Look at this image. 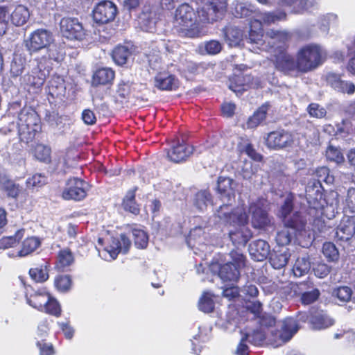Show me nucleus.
<instances>
[{
  "mask_svg": "<svg viewBox=\"0 0 355 355\" xmlns=\"http://www.w3.org/2000/svg\"><path fill=\"white\" fill-rule=\"evenodd\" d=\"M62 36L71 40H81L85 35L83 24L75 17H63L60 22Z\"/></svg>",
  "mask_w": 355,
  "mask_h": 355,
  "instance_id": "14",
  "label": "nucleus"
},
{
  "mask_svg": "<svg viewBox=\"0 0 355 355\" xmlns=\"http://www.w3.org/2000/svg\"><path fill=\"white\" fill-rule=\"evenodd\" d=\"M285 17L286 13L283 11L276 10L261 12L258 9V13L256 14L254 21L259 24V26L262 28L263 25H270L284 19Z\"/></svg>",
  "mask_w": 355,
  "mask_h": 355,
  "instance_id": "25",
  "label": "nucleus"
},
{
  "mask_svg": "<svg viewBox=\"0 0 355 355\" xmlns=\"http://www.w3.org/2000/svg\"><path fill=\"white\" fill-rule=\"evenodd\" d=\"M53 35L50 31L44 28L33 31L26 43L28 50L33 53L46 49V53L33 60L31 73L25 75L23 83L35 88L41 87L49 75L52 60L58 61L60 52L55 45H52Z\"/></svg>",
  "mask_w": 355,
  "mask_h": 355,
  "instance_id": "1",
  "label": "nucleus"
},
{
  "mask_svg": "<svg viewBox=\"0 0 355 355\" xmlns=\"http://www.w3.org/2000/svg\"><path fill=\"white\" fill-rule=\"evenodd\" d=\"M41 130L40 120L36 112L31 108H24L19 113L17 121L9 122L0 128V133L10 137L17 136L20 141L28 144Z\"/></svg>",
  "mask_w": 355,
  "mask_h": 355,
  "instance_id": "3",
  "label": "nucleus"
},
{
  "mask_svg": "<svg viewBox=\"0 0 355 355\" xmlns=\"http://www.w3.org/2000/svg\"><path fill=\"white\" fill-rule=\"evenodd\" d=\"M307 112L312 117L317 119L324 118L327 114V111L324 107L318 103H311L307 107Z\"/></svg>",
  "mask_w": 355,
  "mask_h": 355,
  "instance_id": "56",
  "label": "nucleus"
},
{
  "mask_svg": "<svg viewBox=\"0 0 355 355\" xmlns=\"http://www.w3.org/2000/svg\"><path fill=\"white\" fill-rule=\"evenodd\" d=\"M334 320L327 315L320 313L311 318V324L315 329H323L332 326Z\"/></svg>",
  "mask_w": 355,
  "mask_h": 355,
  "instance_id": "40",
  "label": "nucleus"
},
{
  "mask_svg": "<svg viewBox=\"0 0 355 355\" xmlns=\"http://www.w3.org/2000/svg\"><path fill=\"white\" fill-rule=\"evenodd\" d=\"M40 245V240L36 237H29L22 243V248L18 252V256L25 257L34 252Z\"/></svg>",
  "mask_w": 355,
  "mask_h": 355,
  "instance_id": "42",
  "label": "nucleus"
},
{
  "mask_svg": "<svg viewBox=\"0 0 355 355\" xmlns=\"http://www.w3.org/2000/svg\"><path fill=\"white\" fill-rule=\"evenodd\" d=\"M54 284L60 292H67L71 286V279L69 275H58L55 278Z\"/></svg>",
  "mask_w": 355,
  "mask_h": 355,
  "instance_id": "52",
  "label": "nucleus"
},
{
  "mask_svg": "<svg viewBox=\"0 0 355 355\" xmlns=\"http://www.w3.org/2000/svg\"><path fill=\"white\" fill-rule=\"evenodd\" d=\"M248 87H261L260 81L258 78L254 79L250 76H238L234 78V81H231L229 88L235 92L236 95H240L243 92L247 90Z\"/></svg>",
  "mask_w": 355,
  "mask_h": 355,
  "instance_id": "23",
  "label": "nucleus"
},
{
  "mask_svg": "<svg viewBox=\"0 0 355 355\" xmlns=\"http://www.w3.org/2000/svg\"><path fill=\"white\" fill-rule=\"evenodd\" d=\"M327 57L325 50L316 44H309L302 46L296 54L298 71L306 73L322 65Z\"/></svg>",
  "mask_w": 355,
  "mask_h": 355,
  "instance_id": "7",
  "label": "nucleus"
},
{
  "mask_svg": "<svg viewBox=\"0 0 355 355\" xmlns=\"http://www.w3.org/2000/svg\"><path fill=\"white\" fill-rule=\"evenodd\" d=\"M250 254L255 260L263 261L270 254V245L262 239L254 241L250 245Z\"/></svg>",
  "mask_w": 355,
  "mask_h": 355,
  "instance_id": "27",
  "label": "nucleus"
},
{
  "mask_svg": "<svg viewBox=\"0 0 355 355\" xmlns=\"http://www.w3.org/2000/svg\"><path fill=\"white\" fill-rule=\"evenodd\" d=\"M22 238V232L18 231L14 236H3L0 239V249L12 248L19 243Z\"/></svg>",
  "mask_w": 355,
  "mask_h": 355,
  "instance_id": "51",
  "label": "nucleus"
},
{
  "mask_svg": "<svg viewBox=\"0 0 355 355\" xmlns=\"http://www.w3.org/2000/svg\"><path fill=\"white\" fill-rule=\"evenodd\" d=\"M355 233V218L345 217L340 221L335 232V237L341 241L349 240Z\"/></svg>",
  "mask_w": 355,
  "mask_h": 355,
  "instance_id": "22",
  "label": "nucleus"
},
{
  "mask_svg": "<svg viewBox=\"0 0 355 355\" xmlns=\"http://www.w3.org/2000/svg\"><path fill=\"white\" fill-rule=\"evenodd\" d=\"M315 176L318 178V184L321 185V182L327 184H332L334 180L333 175L329 174V170L325 166L320 167L315 171ZM320 186L316 185L315 183L313 186L309 185L306 189V198L309 206L310 213L314 210L315 215H324L326 209L329 208L323 198L322 193L320 190Z\"/></svg>",
  "mask_w": 355,
  "mask_h": 355,
  "instance_id": "5",
  "label": "nucleus"
},
{
  "mask_svg": "<svg viewBox=\"0 0 355 355\" xmlns=\"http://www.w3.org/2000/svg\"><path fill=\"white\" fill-rule=\"evenodd\" d=\"M155 86L161 90H175L179 82L173 75L159 73L155 78Z\"/></svg>",
  "mask_w": 355,
  "mask_h": 355,
  "instance_id": "29",
  "label": "nucleus"
},
{
  "mask_svg": "<svg viewBox=\"0 0 355 355\" xmlns=\"http://www.w3.org/2000/svg\"><path fill=\"white\" fill-rule=\"evenodd\" d=\"M215 216L218 221L233 226L229 236L235 245H245L252 236L251 230L246 225L248 215L242 207L233 208L230 204H223L216 210Z\"/></svg>",
  "mask_w": 355,
  "mask_h": 355,
  "instance_id": "2",
  "label": "nucleus"
},
{
  "mask_svg": "<svg viewBox=\"0 0 355 355\" xmlns=\"http://www.w3.org/2000/svg\"><path fill=\"white\" fill-rule=\"evenodd\" d=\"M327 159L337 164L344 161V157L338 148L329 145L326 150Z\"/></svg>",
  "mask_w": 355,
  "mask_h": 355,
  "instance_id": "54",
  "label": "nucleus"
},
{
  "mask_svg": "<svg viewBox=\"0 0 355 355\" xmlns=\"http://www.w3.org/2000/svg\"><path fill=\"white\" fill-rule=\"evenodd\" d=\"M311 265L308 257H298L293 267V272L295 277H301L306 275Z\"/></svg>",
  "mask_w": 355,
  "mask_h": 355,
  "instance_id": "36",
  "label": "nucleus"
},
{
  "mask_svg": "<svg viewBox=\"0 0 355 355\" xmlns=\"http://www.w3.org/2000/svg\"><path fill=\"white\" fill-rule=\"evenodd\" d=\"M51 148L43 144H37L35 147V157L42 162H47L50 159Z\"/></svg>",
  "mask_w": 355,
  "mask_h": 355,
  "instance_id": "58",
  "label": "nucleus"
},
{
  "mask_svg": "<svg viewBox=\"0 0 355 355\" xmlns=\"http://www.w3.org/2000/svg\"><path fill=\"white\" fill-rule=\"evenodd\" d=\"M154 14L150 12H142L139 17V23L143 31L146 32H153L156 25V19L153 17Z\"/></svg>",
  "mask_w": 355,
  "mask_h": 355,
  "instance_id": "45",
  "label": "nucleus"
},
{
  "mask_svg": "<svg viewBox=\"0 0 355 355\" xmlns=\"http://www.w3.org/2000/svg\"><path fill=\"white\" fill-rule=\"evenodd\" d=\"M248 343L254 345H259L265 340L266 336L261 331L257 330L252 333H248L243 336Z\"/></svg>",
  "mask_w": 355,
  "mask_h": 355,
  "instance_id": "55",
  "label": "nucleus"
},
{
  "mask_svg": "<svg viewBox=\"0 0 355 355\" xmlns=\"http://www.w3.org/2000/svg\"><path fill=\"white\" fill-rule=\"evenodd\" d=\"M131 246V241L124 234H121L119 238H112L110 243L105 248L112 260L115 259L121 252L125 254Z\"/></svg>",
  "mask_w": 355,
  "mask_h": 355,
  "instance_id": "17",
  "label": "nucleus"
},
{
  "mask_svg": "<svg viewBox=\"0 0 355 355\" xmlns=\"http://www.w3.org/2000/svg\"><path fill=\"white\" fill-rule=\"evenodd\" d=\"M31 278L36 282H44L49 279V271L47 265L41 266L29 270Z\"/></svg>",
  "mask_w": 355,
  "mask_h": 355,
  "instance_id": "48",
  "label": "nucleus"
},
{
  "mask_svg": "<svg viewBox=\"0 0 355 355\" xmlns=\"http://www.w3.org/2000/svg\"><path fill=\"white\" fill-rule=\"evenodd\" d=\"M268 211V202L266 198H257L250 201L248 211L254 228L266 230L273 227V218L269 215Z\"/></svg>",
  "mask_w": 355,
  "mask_h": 355,
  "instance_id": "8",
  "label": "nucleus"
},
{
  "mask_svg": "<svg viewBox=\"0 0 355 355\" xmlns=\"http://www.w3.org/2000/svg\"><path fill=\"white\" fill-rule=\"evenodd\" d=\"M267 110V105H263L259 107L252 116L249 117L246 123L247 128H254L257 127L262 121L265 120Z\"/></svg>",
  "mask_w": 355,
  "mask_h": 355,
  "instance_id": "41",
  "label": "nucleus"
},
{
  "mask_svg": "<svg viewBox=\"0 0 355 355\" xmlns=\"http://www.w3.org/2000/svg\"><path fill=\"white\" fill-rule=\"evenodd\" d=\"M195 12L187 3L181 4L175 12V22L177 31L181 36L187 37H198L205 35L206 31L198 24H195Z\"/></svg>",
  "mask_w": 355,
  "mask_h": 355,
  "instance_id": "6",
  "label": "nucleus"
},
{
  "mask_svg": "<svg viewBox=\"0 0 355 355\" xmlns=\"http://www.w3.org/2000/svg\"><path fill=\"white\" fill-rule=\"evenodd\" d=\"M293 198L288 196L281 206L278 216L284 225L291 227L297 231H304L306 225V220L298 211L293 212Z\"/></svg>",
  "mask_w": 355,
  "mask_h": 355,
  "instance_id": "9",
  "label": "nucleus"
},
{
  "mask_svg": "<svg viewBox=\"0 0 355 355\" xmlns=\"http://www.w3.org/2000/svg\"><path fill=\"white\" fill-rule=\"evenodd\" d=\"M73 261L74 257L72 252L69 249H64L60 250L58 254L57 266L63 270L66 267L71 266Z\"/></svg>",
  "mask_w": 355,
  "mask_h": 355,
  "instance_id": "46",
  "label": "nucleus"
},
{
  "mask_svg": "<svg viewBox=\"0 0 355 355\" xmlns=\"http://www.w3.org/2000/svg\"><path fill=\"white\" fill-rule=\"evenodd\" d=\"M293 142V135L284 130L268 134L266 144L270 148L279 149L291 146Z\"/></svg>",
  "mask_w": 355,
  "mask_h": 355,
  "instance_id": "16",
  "label": "nucleus"
},
{
  "mask_svg": "<svg viewBox=\"0 0 355 355\" xmlns=\"http://www.w3.org/2000/svg\"><path fill=\"white\" fill-rule=\"evenodd\" d=\"M230 257L232 259V263L233 265L236 266V268L239 270L240 268L245 266V257L241 252L235 250L231 251Z\"/></svg>",
  "mask_w": 355,
  "mask_h": 355,
  "instance_id": "63",
  "label": "nucleus"
},
{
  "mask_svg": "<svg viewBox=\"0 0 355 355\" xmlns=\"http://www.w3.org/2000/svg\"><path fill=\"white\" fill-rule=\"evenodd\" d=\"M239 150L241 153H245L250 157L254 160H259L261 157L253 148L251 144L248 143L247 140L245 141V144H239Z\"/></svg>",
  "mask_w": 355,
  "mask_h": 355,
  "instance_id": "60",
  "label": "nucleus"
},
{
  "mask_svg": "<svg viewBox=\"0 0 355 355\" xmlns=\"http://www.w3.org/2000/svg\"><path fill=\"white\" fill-rule=\"evenodd\" d=\"M30 13L28 8L22 5H18L10 14V20L16 26L24 25L29 19Z\"/></svg>",
  "mask_w": 355,
  "mask_h": 355,
  "instance_id": "34",
  "label": "nucleus"
},
{
  "mask_svg": "<svg viewBox=\"0 0 355 355\" xmlns=\"http://www.w3.org/2000/svg\"><path fill=\"white\" fill-rule=\"evenodd\" d=\"M320 296V291L314 288L310 291L304 292L301 297L302 302L304 304H310L318 300Z\"/></svg>",
  "mask_w": 355,
  "mask_h": 355,
  "instance_id": "61",
  "label": "nucleus"
},
{
  "mask_svg": "<svg viewBox=\"0 0 355 355\" xmlns=\"http://www.w3.org/2000/svg\"><path fill=\"white\" fill-rule=\"evenodd\" d=\"M193 151V147L189 144L180 141L173 144L167 151L168 159L175 163L184 161Z\"/></svg>",
  "mask_w": 355,
  "mask_h": 355,
  "instance_id": "18",
  "label": "nucleus"
},
{
  "mask_svg": "<svg viewBox=\"0 0 355 355\" xmlns=\"http://www.w3.org/2000/svg\"><path fill=\"white\" fill-rule=\"evenodd\" d=\"M46 182V177L40 173L34 174L26 180V184L28 188L41 187Z\"/></svg>",
  "mask_w": 355,
  "mask_h": 355,
  "instance_id": "57",
  "label": "nucleus"
},
{
  "mask_svg": "<svg viewBox=\"0 0 355 355\" xmlns=\"http://www.w3.org/2000/svg\"><path fill=\"white\" fill-rule=\"evenodd\" d=\"M116 14V5L110 1H103L98 3L93 10V19L97 24H107L115 19Z\"/></svg>",
  "mask_w": 355,
  "mask_h": 355,
  "instance_id": "15",
  "label": "nucleus"
},
{
  "mask_svg": "<svg viewBox=\"0 0 355 355\" xmlns=\"http://www.w3.org/2000/svg\"><path fill=\"white\" fill-rule=\"evenodd\" d=\"M313 270L316 277L322 279L329 274L330 268L325 263H319L313 266Z\"/></svg>",
  "mask_w": 355,
  "mask_h": 355,
  "instance_id": "64",
  "label": "nucleus"
},
{
  "mask_svg": "<svg viewBox=\"0 0 355 355\" xmlns=\"http://www.w3.org/2000/svg\"><path fill=\"white\" fill-rule=\"evenodd\" d=\"M211 195L207 190L198 191L194 197L193 205L199 210H205L208 205L211 204Z\"/></svg>",
  "mask_w": 355,
  "mask_h": 355,
  "instance_id": "38",
  "label": "nucleus"
},
{
  "mask_svg": "<svg viewBox=\"0 0 355 355\" xmlns=\"http://www.w3.org/2000/svg\"><path fill=\"white\" fill-rule=\"evenodd\" d=\"M297 331V321L292 318H286L282 322L281 330L271 332V336L269 339L270 344L274 347H278L290 340Z\"/></svg>",
  "mask_w": 355,
  "mask_h": 355,
  "instance_id": "11",
  "label": "nucleus"
},
{
  "mask_svg": "<svg viewBox=\"0 0 355 355\" xmlns=\"http://www.w3.org/2000/svg\"><path fill=\"white\" fill-rule=\"evenodd\" d=\"M205 241V232L201 227H196L192 229L187 238L188 246L191 249H196L200 252H207V245Z\"/></svg>",
  "mask_w": 355,
  "mask_h": 355,
  "instance_id": "21",
  "label": "nucleus"
},
{
  "mask_svg": "<svg viewBox=\"0 0 355 355\" xmlns=\"http://www.w3.org/2000/svg\"><path fill=\"white\" fill-rule=\"evenodd\" d=\"M223 35L230 46L240 45L243 38V31L237 26L228 25L222 29Z\"/></svg>",
  "mask_w": 355,
  "mask_h": 355,
  "instance_id": "26",
  "label": "nucleus"
},
{
  "mask_svg": "<svg viewBox=\"0 0 355 355\" xmlns=\"http://www.w3.org/2000/svg\"><path fill=\"white\" fill-rule=\"evenodd\" d=\"M345 206L352 213L355 214V187H349L344 197Z\"/></svg>",
  "mask_w": 355,
  "mask_h": 355,
  "instance_id": "59",
  "label": "nucleus"
},
{
  "mask_svg": "<svg viewBox=\"0 0 355 355\" xmlns=\"http://www.w3.org/2000/svg\"><path fill=\"white\" fill-rule=\"evenodd\" d=\"M25 67V60L21 58H15L11 63V72L18 76L22 73Z\"/></svg>",
  "mask_w": 355,
  "mask_h": 355,
  "instance_id": "62",
  "label": "nucleus"
},
{
  "mask_svg": "<svg viewBox=\"0 0 355 355\" xmlns=\"http://www.w3.org/2000/svg\"><path fill=\"white\" fill-rule=\"evenodd\" d=\"M271 31L275 30H268L263 38L262 28L259 26V30L256 31L252 28V25H251L248 42L252 45V51L260 50L270 52L272 49L278 42V39H275L274 42H272V39L268 35V33Z\"/></svg>",
  "mask_w": 355,
  "mask_h": 355,
  "instance_id": "12",
  "label": "nucleus"
},
{
  "mask_svg": "<svg viewBox=\"0 0 355 355\" xmlns=\"http://www.w3.org/2000/svg\"><path fill=\"white\" fill-rule=\"evenodd\" d=\"M114 78V71L110 68H102L98 69L93 75L92 85H107L111 83Z\"/></svg>",
  "mask_w": 355,
  "mask_h": 355,
  "instance_id": "33",
  "label": "nucleus"
},
{
  "mask_svg": "<svg viewBox=\"0 0 355 355\" xmlns=\"http://www.w3.org/2000/svg\"><path fill=\"white\" fill-rule=\"evenodd\" d=\"M0 187L7 193L8 197L15 198L19 196V185L6 176H0Z\"/></svg>",
  "mask_w": 355,
  "mask_h": 355,
  "instance_id": "39",
  "label": "nucleus"
},
{
  "mask_svg": "<svg viewBox=\"0 0 355 355\" xmlns=\"http://www.w3.org/2000/svg\"><path fill=\"white\" fill-rule=\"evenodd\" d=\"M231 8L233 15L237 18L252 17L254 19L256 14L258 13V8L247 0H234Z\"/></svg>",
  "mask_w": 355,
  "mask_h": 355,
  "instance_id": "19",
  "label": "nucleus"
},
{
  "mask_svg": "<svg viewBox=\"0 0 355 355\" xmlns=\"http://www.w3.org/2000/svg\"><path fill=\"white\" fill-rule=\"evenodd\" d=\"M137 189L129 190L123 200V206L125 210L137 215L139 214L140 209L135 201V191Z\"/></svg>",
  "mask_w": 355,
  "mask_h": 355,
  "instance_id": "37",
  "label": "nucleus"
},
{
  "mask_svg": "<svg viewBox=\"0 0 355 355\" xmlns=\"http://www.w3.org/2000/svg\"><path fill=\"white\" fill-rule=\"evenodd\" d=\"M234 182L232 179L226 177H219L217 183V191L222 197L231 200L234 198Z\"/></svg>",
  "mask_w": 355,
  "mask_h": 355,
  "instance_id": "32",
  "label": "nucleus"
},
{
  "mask_svg": "<svg viewBox=\"0 0 355 355\" xmlns=\"http://www.w3.org/2000/svg\"><path fill=\"white\" fill-rule=\"evenodd\" d=\"M218 276L223 282L234 283L239 279L240 271L232 262H227L219 267Z\"/></svg>",
  "mask_w": 355,
  "mask_h": 355,
  "instance_id": "30",
  "label": "nucleus"
},
{
  "mask_svg": "<svg viewBox=\"0 0 355 355\" xmlns=\"http://www.w3.org/2000/svg\"><path fill=\"white\" fill-rule=\"evenodd\" d=\"M322 253L329 261H336L338 259L339 253L336 245L331 242H326L322 246Z\"/></svg>",
  "mask_w": 355,
  "mask_h": 355,
  "instance_id": "53",
  "label": "nucleus"
},
{
  "mask_svg": "<svg viewBox=\"0 0 355 355\" xmlns=\"http://www.w3.org/2000/svg\"><path fill=\"white\" fill-rule=\"evenodd\" d=\"M135 245L137 248H146L148 243V236L146 232L141 229L134 228L132 230Z\"/></svg>",
  "mask_w": 355,
  "mask_h": 355,
  "instance_id": "47",
  "label": "nucleus"
},
{
  "mask_svg": "<svg viewBox=\"0 0 355 355\" xmlns=\"http://www.w3.org/2000/svg\"><path fill=\"white\" fill-rule=\"evenodd\" d=\"M333 295L336 297L340 302H347L352 300V291L349 286H340L334 289Z\"/></svg>",
  "mask_w": 355,
  "mask_h": 355,
  "instance_id": "50",
  "label": "nucleus"
},
{
  "mask_svg": "<svg viewBox=\"0 0 355 355\" xmlns=\"http://www.w3.org/2000/svg\"><path fill=\"white\" fill-rule=\"evenodd\" d=\"M88 189L87 182L78 178H70L66 182L62 196L64 200L79 201L85 198Z\"/></svg>",
  "mask_w": 355,
  "mask_h": 355,
  "instance_id": "13",
  "label": "nucleus"
},
{
  "mask_svg": "<svg viewBox=\"0 0 355 355\" xmlns=\"http://www.w3.org/2000/svg\"><path fill=\"white\" fill-rule=\"evenodd\" d=\"M305 228H306V227ZM306 233V229H305L304 231L300 232L293 230L291 227L284 225V227L277 232L276 241L279 245H288L294 238L298 239V237L305 236Z\"/></svg>",
  "mask_w": 355,
  "mask_h": 355,
  "instance_id": "28",
  "label": "nucleus"
},
{
  "mask_svg": "<svg viewBox=\"0 0 355 355\" xmlns=\"http://www.w3.org/2000/svg\"><path fill=\"white\" fill-rule=\"evenodd\" d=\"M213 295L209 292H205L198 301V308L204 313H211L214 309Z\"/></svg>",
  "mask_w": 355,
  "mask_h": 355,
  "instance_id": "44",
  "label": "nucleus"
},
{
  "mask_svg": "<svg viewBox=\"0 0 355 355\" xmlns=\"http://www.w3.org/2000/svg\"><path fill=\"white\" fill-rule=\"evenodd\" d=\"M268 35L272 39H278V42L269 52L271 54V60L274 63L275 68L284 73L291 71H298V63L297 59L294 58L287 53V42L291 38L288 33L284 31H271Z\"/></svg>",
  "mask_w": 355,
  "mask_h": 355,
  "instance_id": "4",
  "label": "nucleus"
},
{
  "mask_svg": "<svg viewBox=\"0 0 355 355\" xmlns=\"http://www.w3.org/2000/svg\"><path fill=\"white\" fill-rule=\"evenodd\" d=\"M226 8V0H205L198 9L199 19L203 23L212 24L223 17Z\"/></svg>",
  "mask_w": 355,
  "mask_h": 355,
  "instance_id": "10",
  "label": "nucleus"
},
{
  "mask_svg": "<svg viewBox=\"0 0 355 355\" xmlns=\"http://www.w3.org/2000/svg\"><path fill=\"white\" fill-rule=\"evenodd\" d=\"M223 49V44L216 40L205 41L198 44L196 51L202 55H215L220 53Z\"/></svg>",
  "mask_w": 355,
  "mask_h": 355,
  "instance_id": "31",
  "label": "nucleus"
},
{
  "mask_svg": "<svg viewBox=\"0 0 355 355\" xmlns=\"http://www.w3.org/2000/svg\"><path fill=\"white\" fill-rule=\"evenodd\" d=\"M327 82L334 89L338 92L352 95L355 93V85L350 82L343 80L339 75L329 73L327 75Z\"/></svg>",
  "mask_w": 355,
  "mask_h": 355,
  "instance_id": "20",
  "label": "nucleus"
},
{
  "mask_svg": "<svg viewBox=\"0 0 355 355\" xmlns=\"http://www.w3.org/2000/svg\"><path fill=\"white\" fill-rule=\"evenodd\" d=\"M132 55L131 49L127 46L119 45L112 51L113 60L118 65L125 64Z\"/></svg>",
  "mask_w": 355,
  "mask_h": 355,
  "instance_id": "35",
  "label": "nucleus"
},
{
  "mask_svg": "<svg viewBox=\"0 0 355 355\" xmlns=\"http://www.w3.org/2000/svg\"><path fill=\"white\" fill-rule=\"evenodd\" d=\"M44 312L46 313L53 315L58 317L61 314V307L59 302L53 297H51L50 295L48 297L47 301L45 304Z\"/></svg>",
  "mask_w": 355,
  "mask_h": 355,
  "instance_id": "49",
  "label": "nucleus"
},
{
  "mask_svg": "<svg viewBox=\"0 0 355 355\" xmlns=\"http://www.w3.org/2000/svg\"><path fill=\"white\" fill-rule=\"evenodd\" d=\"M289 257L290 254L287 251L275 252L271 255L270 262L275 269H281L287 264Z\"/></svg>",
  "mask_w": 355,
  "mask_h": 355,
  "instance_id": "43",
  "label": "nucleus"
},
{
  "mask_svg": "<svg viewBox=\"0 0 355 355\" xmlns=\"http://www.w3.org/2000/svg\"><path fill=\"white\" fill-rule=\"evenodd\" d=\"M49 294L45 288H40L34 291L33 293H28V290L26 288V301L27 303L32 307L43 311L45 309V304L47 301Z\"/></svg>",
  "mask_w": 355,
  "mask_h": 355,
  "instance_id": "24",
  "label": "nucleus"
}]
</instances>
